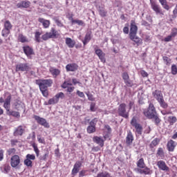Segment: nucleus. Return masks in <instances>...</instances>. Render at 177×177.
I'll list each match as a JSON object with an SVG mask.
<instances>
[{"mask_svg": "<svg viewBox=\"0 0 177 177\" xmlns=\"http://www.w3.org/2000/svg\"><path fill=\"white\" fill-rule=\"evenodd\" d=\"M138 34V26H136V23L135 21H131L130 26V32H129V38L131 41L139 45L140 42H142V39L136 35Z\"/></svg>", "mask_w": 177, "mask_h": 177, "instance_id": "obj_1", "label": "nucleus"}, {"mask_svg": "<svg viewBox=\"0 0 177 177\" xmlns=\"http://www.w3.org/2000/svg\"><path fill=\"white\" fill-rule=\"evenodd\" d=\"M59 35V32H57L55 28H51L50 32H47L41 36V39H43V41H48V39H50V38H57Z\"/></svg>", "mask_w": 177, "mask_h": 177, "instance_id": "obj_2", "label": "nucleus"}, {"mask_svg": "<svg viewBox=\"0 0 177 177\" xmlns=\"http://www.w3.org/2000/svg\"><path fill=\"white\" fill-rule=\"evenodd\" d=\"M127 107L125 103L120 104L118 109V115L123 117V118H129V109L127 111Z\"/></svg>", "mask_w": 177, "mask_h": 177, "instance_id": "obj_3", "label": "nucleus"}, {"mask_svg": "<svg viewBox=\"0 0 177 177\" xmlns=\"http://www.w3.org/2000/svg\"><path fill=\"white\" fill-rule=\"evenodd\" d=\"M143 114L144 115H145V117H147V118L151 120V118L157 114V111H156V107H154V104L150 103L149 105L148 110H144Z\"/></svg>", "mask_w": 177, "mask_h": 177, "instance_id": "obj_4", "label": "nucleus"}, {"mask_svg": "<svg viewBox=\"0 0 177 177\" xmlns=\"http://www.w3.org/2000/svg\"><path fill=\"white\" fill-rule=\"evenodd\" d=\"M37 84H38L39 89H48V88L52 86V84H53V80L50 79L39 80H37Z\"/></svg>", "mask_w": 177, "mask_h": 177, "instance_id": "obj_5", "label": "nucleus"}, {"mask_svg": "<svg viewBox=\"0 0 177 177\" xmlns=\"http://www.w3.org/2000/svg\"><path fill=\"white\" fill-rule=\"evenodd\" d=\"M63 97H64V93L60 92L56 94L53 98L48 100V102H45L44 105L49 106L52 104H57V103H59V99H63Z\"/></svg>", "mask_w": 177, "mask_h": 177, "instance_id": "obj_6", "label": "nucleus"}, {"mask_svg": "<svg viewBox=\"0 0 177 177\" xmlns=\"http://www.w3.org/2000/svg\"><path fill=\"white\" fill-rule=\"evenodd\" d=\"M131 124L132 125V127H134L136 128V131L138 135H142V132L143 131V127H142V125H140V124L138 123L136 118H132L131 121Z\"/></svg>", "mask_w": 177, "mask_h": 177, "instance_id": "obj_7", "label": "nucleus"}, {"mask_svg": "<svg viewBox=\"0 0 177 177\" xmlns=\"http://www.w3.org/2000/svg\"><path fill=\"white\" fill-rule=\"evenodd\" d=\"M134 171L137 174H140V175H151L153 174V171L146 166L145 168H136Z\"/></svg>", "mask_w": 177, "mask_h": 177, "instance_id": "obj_8", "label": "nucleus"}, {"mask_svg": "<svg viewBox=\"0 0 177 177\" xmlns=\"http://www.w3.org/2000/svg\"><path fill=\"white\" fill-rule=\"evenodd\" d=\"M10 165L12 168H17L20 165V156L14 155L10 158Z\"/></svg>", "mask_w": 177, "mask_h": 177, "instance_id": "obj_9", "label": "nucleus"}, {"mask_svg": "<svg viewBox=\"0 0 177 177\" xmlns=\"http://www.w3.org/2000/svg\"><path fill=\"white\" fill-rule=\"evenodd\" d=\"M33 118H35V121H37V124H39V125H42V127H44V128H49V123H48L46 119L41 118L38 115H35Z\"/></svg>", "mask_w": 177, "mask_h": 177, "instance_id": "obj_10", "label": "nucleus"}, {"mask_svg": "<svg viewBox=\"0 0 177 177\" xmlns=\"http://www.w3.org/2000/svg\"><path fill=\"white\" fill-rule=\"evenodd\" d=\"M151 9H153V10L155 11L156 15L164 16V12H162V10H161V8L160 7V6L156 3V2L151 1Z\"/></svg>", "mask_w": 177, "mask_h": 177, "instance_id": "obj_11", "label": "nucleus"}, {"mask_svg": "<svg viewBox=\"0 0 177 177\" xmlns=\"http://www.w3.org/2000/svg\"><path fill=\"white\" fill-rule=\"evenodd\" d=\"M16 71H30V66L27 63H21L16 66Z\"/></svg>", "mask_w": 177, "mask_h": 177, "instance_id": "obj_12", "label": "nucleus"}, {"mask_svg": "<svg viewBox=\"0 0 177 177\" xmlns=\"http://www.w3.org/2000/svg\"><path fill=\"white\" fill-rule=\"evenodd\" d=\"M157 166L159 169H161V171H165V172H168V171H169V167L167 166V163H165L164 160L158 161Z\"/></svg>", "mask_w": 177, "mask_h": 177, "instance_id": "obj_13", "label": "nucleus"}, {"mask_svg": "<svg viewBox=\"0 0 177 177\" xmlns=\"http://www.w3.org/2000/svg\"><path fill=\"white\" fill-rule=\"evenodd\" d=\"M24 52L26 55L27 57L31 59V55H34V50L29 46H25L23 47Z\"/></svg>", "mask_w": 177, "mask_h": 177, "instance_id": "obj_14", "label": "nucleus"}, {"mask_svg": "<svg viewBox=\"0 0 177 177\" xmlns=\"http://www.w3.org/2000/svg\"><path fill=\"white\" fill-rule=\"evenodd\" d=\"M152 96H153L154 99L159 102L160 100L164 99V95H162V93H161L159 90H156L152 92Z\"/></svg>", "mask_w": 177, "mask_h": 177, "instance_id": "obj_15", "label": "nucleus"}, {"mask_svg": "<svg viewBox=\"0 0 177 177\" xmlns=\"http://www.w3.org/2000/svg\"><path fill=\"white\" fill-rule=\"evenodd\" d=\"M95 54L98 56L99 59L102 63H106V54L103 53L101 49H96Z\"/></svg>", "mask_w": 177, "mask_h": 177, "instance_id": "obj_16", "label": "nucleus"}, {"mask_svg": "<svg viewBox=\"0 0 177 177\" xmlns=\"http://www.w3.org/2000/svg\"><path fill=\"white\" fill-rule=\"evenodd\" d=\"M82 167V162L77 161L72 169V175H75L77 172H80V168Z\"/></svg>", "mask_w": 177, "mask_h": 177, "instance_id": "obj_17", "label": "nucleus"}, {"mask_svg": "<svg viewBox=\"0 0 177 177\" xmlns=\"http://www.w3.org/2000/svg\"><path fill=\"white\" fill-rule=\"evenodd\" d=\"M38 22L42 24L44 28H49V26H50V21L44 18H39Z\"/></svg>", "mask_w": 177, "mask_h": 177, "instance_id": "obj_18", "label": "nucleus"}, {"mask_svg": "<svg viewBox=\"0 0 177 177\" xmlns=\"http://www.w3.org/2000/svg\"><path fill=\"white\" fill-rule=\"evenodd\" d=\"M11 100H12V95H8L4 102L3 107L4 109H6L7 113L10 110Z\"/></svg>", "mask_w": 177, "mask_h": 177, "instance_id": "obj_19", "label": "nucleus"}, {"mask_svg": "<svg viewBox=\"0 0 177 177\" xmlns=\"http://www.w3.org/2000/svg\"><path fill=\"white\" fill-rule=\"evenodd\" d=\"M66 71H77L78 70V65L77 64H68L66 66Z\"/></svg>", "mask_w": 177, "mask_h": 177, "instance_id": "obj_20", "label": "nucleus"}, {"mask_svg": "<svg viewBox=\"0 0 177 177\" xmlns=\"http://www.w3.org/2000/svg\"><path fill=\"white\" fill-rule=\"evenodd\" d=\"M93 140L95 143L99 145L100 147H103L104 146V140H103V138L102 137L95 136L93 137Z\"/></svg>", "mask_w": 177, "mask_h": 177, "instance_id": "obj_21", "label": "nucleus"}, {"mask_svg": "<svg viewBox=\"0 0 177 177\" xmlns=\"http://www.w3.org/2000/svg\"><path fill=\"white\" fill-rule=\"evenodd\" d=\"M91 39H92V32L89 31L86 33L84 39L82 40L84 46H85V45H86V44H88L89 41H91Z\"/></svg>", "mask_w": 177, "mask_h": 177, "instance_id": "obj_22", "label": "nucleus"}, {"mask_svg": "<svg viewBox=\"0 0 177 177\" xmlns=\"http://www.w3.org/2000/svg\"><path fill=\"white\" fill-rule=\"evenodd\" d=\"M65 43L66 45H67V46H68L69 48H73L74 46H75V41L73 40L70 37L66 38Z\"/></svg>", "mask_w": 177, "mask_h": 177, "instance_id": "obj_23", "label": "nucleus"}, {"mask_svg": "<svg viewBox=\"0 0 177 177\" xmlns=\"http://www.w3.org/2000/svg\"><path fill=\"white\" fill-rule=\"evenodd\" d=\"M122 77L124 81V84H126V85H131V80H129V75L128 74V73L124 72L122 73Z\"/></svg>", "mask_w": 177, "mask_h": 177, "instance_id": "obj_24", "label": "nucleus"}, {"mask_svg": "<svg viewBox=\"0 0 177 177\" xmlns=\"http://www.w3.org/2000/svg\"><path fill=\"white\" fill-rule=\"evenodd\" d=\"M24 133V129H23L22 126H19L14 132L15 136H21Z\"/></svg>", "mask_w": 177, "mask_h": 177, "instance_id": "obj_25", "label": "nucleus"}, {"mask_svg": "<svg viewBox=\"0 0 177 177\" xmlns=\"http://www.w3.org/2000/svg\"><path fill=\"white\" fill-rule=\"evenodd\" d=\"M133 142V135H132V132L129 131L126 137V143L127 145H131Z\"/></svg>", "mask_w": 177, "mask_h": 177, "instance_id": "obj_26", "label": "nucleus"}, {"mask_svg": "<svg viewBox=\"0 0 177 177\" xmlns=\"http://www.w3.org/2000/svg\"><path fill=\"white\" fill-rule=\"evenodd\" d=\"M175 141L170 140L167 142V149L169 150V151H174V150H175Z\"/></svg>", "mask_w": 177, "mask_h": 177, "instance_id": "obj_27", "label": "nucleus"}, {"mask_svg": "<svg viewBox=\"0 0 177 177\" xmlns=\"http://www.w3.org/2000/svg\"><path fill=\"white\" fill-rule=\"evenodd\" d=\"M137 167L140 169H142V168H145L146 167V164H145V160L143 158H141L137 162Z\"/></svg>", "mask_w": 177, "mask_h": 177, "instance_id": "obj_28", "label": "nucleus"}, {"mask_svg": "<svg viewBox=\"0 0 177 177\" xmlns=\"http://www.w3.org/2000/svg\"><path fill=\"white\" fill-rule=\"evenodd\" d=\"M151 120H153V122L157 126L160 125V122H161V119H160V117L158 116V113H156V115H153L151 117Z\"/></svg>", "mask_w": 177, "mask_h": 177, "instance_id": "obj_29", "label": "nucleus"}, {"mask_svg": "<svg viewBox=\"0 0 177 177\" xmlns=\"http://www.w3.org/2000/svg\"><path fill=\"white\" fill-rule=\"evenodd\" d=\"M50 72L51 73L52 75L54 77V78H56L59 74H60V71L57 68H50Z\"/></svg>", "mask_w": 177, "mask_h": 177, "instance_id": "obj_30", "label": "nucleus"}, {"mask_svg": "<svg viewBox=\"0 0 177 177\" xmlns=\"http://www.w3.org/2000/svg\"><path fill=\"white\" fill-rule=\"evenodd\" d=\"M24 106V104L21 101H17L15 103V107L18 111L22 110Z\"/></svg>", "mask_w": 177, "mask_h": 177, "instance_id": "obj_31", "label": "nucleus"}, {"mask_svg": "<svg viewBox=\"0 0 177 177\" xmlns=\"http://www.w3.org/2000/svg\"><path fill=\"white\" fill-rule=\"evenodd\" d=\"M17 6L18 8H28V6H30V1H23L18 3Z\"/></svg>", "mask_w": 177, "mask_h": 177, "instance_id": "obj_32", "label": "nucleus"}, {"mask_svg": "<svg viewBox=\"0 0 177 177\" xmlns=\"http://www.w3.org/2000/svg\"><path fill=\"white\" fill-rule=\"evenodd\" d=\"M4 28L10 30L13 28V25H12V23L9 20H6L4 21Z\"/></svg>", "mask_w": 177, "mask_h": 177, "instance_id": "obj_33", "label": "nucleus"}, {"mask_svg": "<svg viewBox=\"0 0 177 177\" xmlns=\"http://www.w3.org/2000/svg\"><path fill=\"white\" fill-rule=\"evenodd\" d=\"M72 24H77L78 26H84V21L79 19H74L71 18Z\"/></svg>", "mask_w": 177, "mask_h": 177, "instance_id": "obj_34", "label": "nucleus"}, {"mask_svg": "<svg viewBox=\"0 0 177 177\" xmlns=\"http://www.w3.org/2000/svg\"><path fill=\"white\" fill-rule=\"evenodd\" d=\"M160 3L162 5L163 9L168 10L169 6L167 3V0H159Z\"/></svg>", "mask_w": 177, "mask_h": 177, "instance_id": "obj_35", "label": "nucleus"}, {"mask_svg": "<svg viewBox=\"0 0 177 177\" xmlns=\"http://www.w3.org/2000/svg\"><path fill=\"white\" fill-rule=\"evenodd\" d=\"M97 177H112L107 171H102L97 174Z\"/></svg>", "mask_w": 177, "mask_h": 177, "instance_id": "obj_36", "label": "nucleus"}, {"mask_svg": "<svg viewBox=\"0 0 177 177\" xmlns=\"http://www.w3.org/2000/svg\"><path fill=\"white\" fill-rule=\"evenodd\" d=\"M167 121L170 124V125H174V124L176 122L177 118L175 116H169Z\"/></svg>", "mask_w": 177, "mask_h": 177, "instance_id": "obj_37", "label": "nucleus"}, {"mask_svg": "<svg viewBox=\"0 0 177 177\" xmlns=\"http://www.w3.org/2000/svg\"><path fill=\"white\" fill-rule=\"evenodd\" d=\"M158 102L159 103L162 109H167L168 107V104L165 102V100H164V98H162V100L158 101Z\"/></svg>", "mask_w": 177, "mask_h": 177, "instance_id": "obj_38", "label": "nucleus"}, {"mask_svg": "<svg viewBox=\"0 0 177 177\" xmlns=\"http://www.w3.org/2000/svg\"><path fill=\"white\" fill-rule=\"evenodd\" d=\"M7 114L8 115H12V117H17V118L20 117V113L15 111H10V110L7 112Z\"/></svg>", "mask_w": 177, "mask_h": 177, "instance_id": "obj_39", "label": "nucleus"}, {"mask_svg": "<svg viewBox=\"0 0 177 177\" xmlns=\"http://www.w3.org/2000/svg\"><path fill=\"white\" fill-rule=\"evenodd\" d=\"M10 34V30L3 28V29L1 31L2 37H4L6 38L8 35H9Z\"/></svg>", "mask_w": 177, "mask_h": 177, "instance_id": "obj_40", "label": "nucleus"}, {"mask_svg": "<svg viewBox=\"0 0 177 177\" xmlns=\"http://www.w3.org/2000/svg\"><path fill=\"white\" fill-rule=\"evenodd\" d=\"M18 39L21 42L22 44H24V42H28V40L27 39V37L21 34H20L18 37Z\"/></svg>", "mask_w": 177, "mask_h": 177, "instance_id": "obj_41", "label": "nucleus"}, {"mask_svg": "<svg viewBox=\"0 0 177 177\" xmlns=\"http://www.w3.org/2000/svg\"><path fill=\"white\" fill-rule=\"evenodd\" d=\"M87 132L88 133H93L94 132H96V127L88 126L87 127Z\"/></svg>", "mask_w": 177, "mask_h": 177, "instance_id": "obj_42", "label": "nucleus"}, {"mask_svg": "<svg viewBox=\"0 0 177 177\" xmlns=\"http://www.w3.org/2000/svg\"><path fill=\"white\" fill-rule=\"evenodd\" d=\"M39 89L44 97H48V96H49V92L48 91V88H39Z\"/></svg>", "mask_w": 177, "mask_h": 177, "instance_id": "obj_43", "label": "nucleus"}, {"mask_svg": "<svg viewBox=\"0 0 177 177\" xmlns=\"http://www.w3.org/2000/svg\"><path fill=\"white\" fill-rule=\"evenodd\" d=\"M71 85H73V84H71L70 81H66L64 82V84L62 85V88L66 89V88H68V86H71Z\"/></svg>", "mask_w": 177, "mask_h": 177, "instance_id": "obj_44", "label": "nucleus"}, {"mask_svg": "<svg viewBox=\"0 0 177 177\" xmlns=\"http://www.w3.org/2000/svg\"><path fill=\"white\" fill-rule=\"evenodd\" d=\"M157 155L161 158H164V150H162V148H158Z\"/></svg>", "mask_w": 177, "mask_h": 177, "instance_id": "obj_45", "label": "nucleus"}, {"mask_svg": "<svg viewBox=\"0 0 177 177\" xmlns=\"http://www.w3.org/2000/svg\"><path fill=\"white\" fill-rule=\"evenodd\" d=\"M157 145H158V139L156 138L154 139L150 144V147L151 149L156 147V146H157Z\"/></svg>", "mask_w": 177, "mask_h": 177, "instance_id": "obj_46", "label": "nucleus"}, {"mask_svg": "<svg viewBox=\"0 0 177 177\" xmlns=\"http://www.w3.org/2000/svg\"><path fill=\"white\" fill-rule=\"evenodd\" d=\"M24 163L25 165H26V167H32V161H31L30 159L26 158Z\"/></svg>", "mask_w": 177, "mask_h": 177, "instance_id": "obj_47", "label": "nucleus"}, {"mask_svg": "<svg viewBox=\"0 0 177 177\" xmlns=\"http://www.w3.org/2000/svg\"><path fill=\"white\" fill-rule=\"evenodd\" d=\"M171 74H173V75H177V66L175 64L171 66Z\"/></svg>", "mask_w": 177, "mask_h": 177, "instance_id": "obj_48", "label": "nucleus"}, {"mask_svg": "<svg viewBox=\"0 0 177 177\" xmlns=\"http://www.w3.org/2000/svg\"><path fill=\"white\" fill-rule=\"evenodd\" d=\"M41 37V32H36L35 34V41L37 42H41V39H39Z\"/></svg>", "mask_w": 177, "mask_h": 177, "instance_id": "obj_49", "label": "nucleus"}, {"mask_svg": "<svg viewBox=\"0 0 177 177\" xmlns=\"http://www.w3.org/2000/svg\"><path fill=\"white\" fill-rule=\"evenodd\" d=\"M32 146L34 149V151L36 153V156L38 157V156H39V149H38V147L35 144H32Z\"/></svg>", "mask_w": 177, "mask_h": 177, "instance_id": "obj_50", "label": "nucleus"}, {"mask_svg": "<svg viewBox=\"0 0 177 177\" xmlns=\"http://www.w3.org/2000/svg\"><path fill=\"white\" fill-rule=\"evenodd\" d=\"M54 21L56 23L57 26L58 27H63V24H62V21L59 20L57 18H54Z\"/></svg>", "mask_w": 177, "mask_h": 177, "instance_id": "obj_51", "label": "nucleus"}, {"mask_svg": "<svg viewBox=\"0 0 177 177\" xmlns=\"http://www.w3.org/2000/svg\"><path fill=\"white\" fill-rule=\"evenodd\" d=\"M170 35L171 36V38H175V37L177 35V29L173 28L171 30V32Z\"/></svg>", "mask_w": 177, "mask_h": 177, "instance_id": "obj_52", "label": "nucleus"}, {"mask_svg": "<svg viewBox=\"0 0 177 177\" xmlns=\"http://www.w3.org/2000/svg\"><path fill=\"white\" fill-rule=\"evenodd\" d=\"M163 60L167 66L171 64V59H169L168 57H163Z\"/></svg>", "mask_w": 177, "mask_h": 177, "instance_id": "obj_53", "label": "nucleus"}, {"mask_svg": "<svg viewBox=\"0 0 177 177\" xmlns=\"http://www.w3.org/2000/svg\"><path fill=\"white\" fill-rule=\"evenodd\" d=\"M99 13H100V16H102V17H105L107 12H106L104 9L101 8L99 10Z\"/></svg>", "mask_w": 177, "mask_h": 177, "instance_id": "obj_54", "label": "nucleus"}, {"mask_svg": "<svg viewBox=\"0 0 177 177\" xmlns=\"http://www.w3.org/2000/svg\"><path fill=\"white\" fill-rule=\"evenodd\" d=\"M26 158L28 160H35V155L28 153V154L26 155Z\"/></svg>", "mask_w": 177, "mask_h": 177, "instance_id": "obj_55", "label": "nucleus"}, {"mask_svg": "<svg viewBox=\"0 0 177 177\" xmlns=\"http://www.w3.org/2000/svg\"><path fill=\"white\" fill-rule=\"evenodd\" d=\"M3 172L4 174H8L9 172V171H10V166L9 165H5L3 167Z\"/></svg>", "mask_w": 177, "mask_h": 177, "instance_id": "obj_56", "label": "nucleus"}, {"mask_svg": "<svg viewBox=\"0 0 177 177\" xmlns=\"http://www.w3.org/2000/svg\"><path fill=\"white\" fill-rule=\"evenodd\" d=\"M96 122H97V120L93 119L90 122L89 127H96Z\"/></svg>", "mask_w": 177, "mask_h": 177, "instance_id": "obj_57", "label": "nucleus"}, {"mask_svg": "<svg viewBox=\"0 0 177 177\" xmlns=\"http://www.w3.org/2000/svg\"><path fill=\"white\" fill-rule=\"evenodd\" d=\"M165 42H170V41H172V36L169 35L167 37L164 39Z\"/></svg>", "mask_w": 177, "mask_h": 177, "instance_id": "obj_58", "label": "nucleus"}, {"mask_svg": "<svg viewBox=\"0 0 177 177\" xmlns=\"http://www.w3.org/2000/svg\"><path fill=\"white\" fill-rule=\"evenodd\" d=\"M96 106V104H95V102H91V105H90V110L91 111H95V107Z\"/></svg>", "mask_w": 177, "mask_h": 177, "instance_id": "obj_59", "label": "nucleus"}, {"mask_svg": "<svg viewBox=\"0 0 177 177\" xmlns=\"http://www.w3.org/2000/svg\"><path fill=\"white\" fill-rule=\"evenodd\" d=\"M8 153L9 156H10V154H15V153H16V149L14 148H11V149H8Z\"/></svg>", "mask_w": 177, "mask_h": 177, "instance_id": "obj_60", "label": "nucleus"}, {"mask_svg": "<svg viewBox=\"0 0 177 177\" xmlns=\"http://www.w3.org/2000/svg\"><path fill=\"white\" fill-rule=\"evenodd\" d=\"M77 95H79L80 97H85V94H84V92L77 91Z\"/></svg>", "mask_w": 177, "mask_h": 177, "instance_id": "obj_61", "label": "nucleus"}, {"mask_svg": "<svg viewBox=\"0 0 177 177\" xmlns=\"http://www.w3.org/2000/svg\"><path fill=\"white\" fill-rule=\"evenodd\" d=\"M86 95L88 100H91V102H93V100H95V98H93V95L92 94L87 93Z\"/></svg>", "mask_w": 177, "mask_h": 177, "instance_id": "obj_62", "label": "nucleus"}, {"mask_svg": "<svg viewBox=\"0 0 177 177\" xmlns=\"http://www.w3.org/2000/svg\"><path fill=\"white\" fill-rule=\"evenodd\" d=\"M86 174V171L85 170H82L81 171H80L79 173V177H82V176H85V174Z\"/></svg>", "mask_w": 177, "mask_h": 177, "instance_id": "obj_63", "label": "nucleus"}, {"mask_svg": "<svg viewBox=\"0 0 177 177\" xmlns=\"http://www.w3.org/2000/svg\"><path fill=\"white\" fill-rule=\"evenodd\" d=\"M173 15L174 16V17H176V15H177V3L174 8V10H173Z\"/></svg>", "mask_w": 177, "mask_h": 177, "instance_id": "obj_64", "label": "nucleus"}]
</instances>
